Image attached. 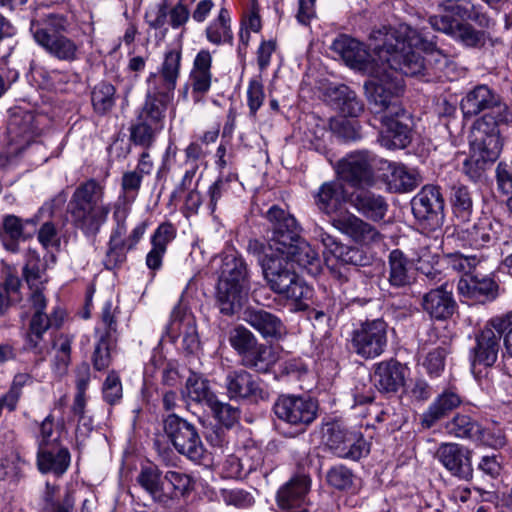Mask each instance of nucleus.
<instances>
[{
	"instance_id": "nucleus-9",
	"label": "nucleus",
	"mask_w": 512,
	"mask_h": 512,
	"mask_svg": "<svg viewBox=\"0 0 512 512\" xmlns=\"http://www.w3.org/2000/svg\"><path fill=\"white\" fill-rule=\"evenodd\" d=\"M503 145L502 135L473 133L471 154L463 162V173L472 182L482 181L486 171L499 158Z\"/></svg>"
},
{
	"instance_id": "nucleus-34",
	"label": "nucleus",
	"mask_w": 512,
	"mask_h": 512,
	"mask_svg": "<svg viewBox=\"0 0 512 512\" xmlns=\"http://www.w3.org/2000/svg\"><path fill=\"white\" fill-rule=\"evenodd\" d=\"M34 237V231L23 227L22 218L14 214H5L0 222V242L10 253L20 251V242Z\"/></svg>"
},
{
	"instance_id": "nucleus-24",
	"label": "nucleus",
	"mask_w": 512,
	"mask_h": 512,
	"mask_svg": "<svg viewBox=\"0 0 512 512\" xmlns=\"http://www.w3.org/2000/svg\"><path fill=\"white\" fill-rule=\"evenodd\" d=\"M148 228L146 220L140 221L126 237V240L109 239L103 259V265L107 270L121 268L127 261V254L137 248Z\"/></svg>"
},
{
	"instance_id": "nucleus-31",
	"label": "nucleus",
	"mask_w": 512,
	"mask_h": 512,
	"mask_svg": "<svg viewBox=\"0 0 512 512\" xmlns=\"http://www.w3.org/2000/svg\"><path fill=\"white\" fill-rule=\"evenodd\" d=\"M243 319L265 340L279 341L286 333L282 320L264 309L248 308L244 312Z\"/></svg>"
},
{
	"instance_id": "nucleus-54",
	"label": "nucleus",
	"mask_w": 512,
	"mask_h": 512,
	"mask_svg": "<svg viewBox=\"0 0 512 512\" xmlns=\"http://www.w3.org/2000/svg\"><path fill=\"white\" fill-rule=\"evenodd\" d=\"M236 181H238L236 173H219L216 180L208 187L205 202L211 215L216 212L219 201L229 192L230 184Z\"/></svg>"
},
{
	"instance_id": "nucleus-35",
	"label": "nucleus",
	"mask_w": 512,
	"mask_h": 512,
	"mask_svg": "<svg viewBox=\"0 0 512 512\" xmlns=\"http://www.w3.org/2000/svg\"><path fill=\"white\" fill-rule=\"evenodd\" d=\"M389 285L397 289H405L415 282V273L412 261L400 249H393L388 255Z\"/></svg>"
},
{
	"instance_id": "nucleus-42",
	"label": "nucleus",
	"mask_w": 512,
	"mask_h": 512,
	"mask_svg": "<svg viewBox=\"0 0 512 512\" xmlns=\"http://www.w3.org/2000/svg\"><path fill=\"white\" fill-rule=\"evenodd\" d=\"M35 42L51 56L65 61L76 59L78 47L65 34H32Z\"/></svg>"
},
{
	"instance_id": "nucleus-13",
	"label": "nucleus",
	"mask_w": 512,
	"mask_h": 512,
	"mask_svg": "<svg viewBox=\"0 0 512 512\" xmlns=\"http://www.w3.org/2000/svg\"><path fill=\"white\" fill-rule=\"evenodd\" d=\"M268 222L269 245L277 252L297 242L301 236V226L296 218L279 205H272L263 215Z\"/></svg>"
},
{
	"instance_id": "nucleus-51",
	"label": "nucleus",
	"mask_w": 512,
	"mask_h": 512,
	"mask_svg": "<svg viewBox=\"0 0 512 512\" xmlns=\"http://www.w3.org/2000/svg\"><path fill=\"white\" fill-rule=\"evenodd\" d=\"M118 96L116 88L109 82L101 81L91 91V104L96 115H108L116 105Z\"/></svg>"
},
{
	"instance_id": "nucleus-15",
	"label": "nucleus",
	"mask_w": 512,
	"mask_h": 512,
	"mask_svg": "<svg viewBox=\"0 0 512 512\" xmlns=\"http://www.w3.org/2000/svg\"><path fill=\"white\" fill-rule=\"evenodd\" d=\"M500 290L498 274L495 271L483 274L477 270L473 275L461 277L457 284L459 296L472 304L491 303L500 296Z\"/></svg>"
},
{
	"instance_id": "nucleus-58",
	"label": "nucleus",
	"mask_w": 512,
	"mask_h": 512,
	"mask_svg": "<svg viewBox=\"0 0 512 512\" xmlns=\"http://www.w3.org/2000/svg\"><path fill=\"white\" fill-rule=\"evenodd\" d=\"M123 396V383L120 373L114 369L109 370L101 385L103 402L114 407L122 402Z\"/></svg>"
},
{
	"instance_id": "nucleus-23",
	"label": "nucleus",
	"mask_w": 512,
	"mask_h": 512,
	"mask_svg": "<svg viewBox=\"0 0 512 512\" xmlns=\"http://www.w3.org/2000/svg\"><path fill=\"white\" fill-rule=\"evenodd\" d=\"M331 49L353 69L367 71L373 67V56L368 47L349 34H339Z\"/></svg>"
},
{
	"instance_id": "nucleus-52",
	"label": "nucleus",
	"mask_w": 512,
	"mask_h": 512,
	"mask_svg": "<svg viewBox=\"0 0 512 512\" xmlns=\"http://www.w3.org/2000/svg\"><path fill=\"white\" fill-rule=\"evenodd\" d=\"M119 314L120 308L118 306H113L111 300L106 301L101 309L100 321L95 327V337H103L118 341Z\"/></svg>"
},
{
	"instance_id": "nucleus-6",
	"label": "nucleus",
	"mask_w": 512,
	"mask_h": 512,
	"mask_svg": "<svg viewBox=\"0 0 512 512\" xmlns=\"http://www.w3.org/2000/svg\"><path fill=\"white\" fill-rule=\"evenodd\" d=\"M163 432L175 450L197 465H208L210 455L194 423L171 412L162 420Z\"/></svg>"
},
{
	"instance_id": "nucleus-30",
	"label": "nucleus",
	"mask_w": 512,
	"mask_h": 512,
	"mask_svg": "<svg viewBox=\"0 0 512 512\" xmlns=\"http://www.w3.org/2000/svg\"><path fill=\"white\" fill-rule=\"evenodd\" d=\"M75 503V490L67 488L61 494L59 484L46 481L39 494L37 509L38 512H74Z\"/></svg>"
},
{
	"instance_id": "nucleus-12",
	"label": "nucleus",
	"mask_w": 512,
	"mask_h": 512,
	"mask_svg": "<svg viewBox=\"0 0 512 512\" xmlns=\"http://www.w3.org/2000/svg\"><path fill=\"white\" fill-rule=\"evenodd\" d=\"M382 124L380 143L389 150L407 148L414 136L412 114L402 106H394V111L379 118Z\"/></svg>"
},
{
	"instance_id": "nucleus-1",
	"label": "nucleus",
	"mask_w": 512,
	"mask_h": 512,
	"mask_svg": "<svg viewBox=\"0 0 512 512\" xmlns=\"http://www.w3.org/2000/svg\"><path fill=\"white\" fill-rule=\"evenodd\" d=\"M389 35L391 38L383 46H375L374 51L391 71L384 70L364 83L371 110L380 116L393 112L394 106H401L398 99L405 90L402 75L422 76L425 81H432L447 77L448 70L454 66L450 51L438 45L435 34Z\"/></svg>"
},
{
	"instance_id": "nucleus-38",
	"label": "nucleus",
	"mask_w": 512,
	"mask_h": 512,
	"mask_svg": "<svg viewBox=\"0 0 512 512\" xmlns=\"http://www.w3.org/2000/svg\"><path fill=\"white\" fill-rule=\"evenodd\" d=\"M462 404V398L456 392L446 389L439 394L421 415V425L430 429Z\"/></svg>"
},
{
	"instance_id": "nucleus-17",
	"label": "nucleus",
	"mask_w": 512,
	"mask_h": 512,
	"mask_svg": "<svg viewBox=\"0 0 512 512\" xmlns=\"http://www.w3.org/2000/svg\"><path fill=\"white\" fill-rule=\"evenodd\" d=\"M410 368L396 358L374 363L370 380L373 388L384 396H395L406 385Z\"/></svg>"
},
{
	"instance_id": "nucleus-37",
	"label": "nucleus",
	"mask_w": 512,
	"mask_h": 512,
	"mask_svg": "<svg viewBox=\"0 0 512 512\" xmlns=\"http://www.w3.org/2000/svg\"><path fill=\"white\" fill-rule=\"evenodd\" d=\"M286 261L295 262L308 274L317 275L321 271L318 252L302 237L279 252Z\"/></svg>"
},
{
	"instance_id": "nucleus-14",
	"label": "nucleus",
	"mask_w": 512,
	"mask_h": 512,
	"mask_svg": "<svg viewBox=\"0 0 512 512\" xmlns=\"http://www.w3.org/2000/svg\"><path fill=\"white\" fill-rule=\"evenodd\" d=\"M501 232V221L491 214L482 213L472 225H458L455 235L462 247L482 249L494 245Z\"/></svg>"
},
{
	"instance_id": "nucleus-10",
	"label": "nucleus",
	"mask_w": 512,
	"mask_h": 512,
	"mask_svg": "<svg viewBox=\"0 0 512 512\" xmlns=\"http://www.w3.org/2000/svg\"><path fill=\"white\" fill-rule=\"evenodd\" d=\"M388 328L383 318L360 321L350 333L351 350L365 360L381 356L388 346Z\"/></svg>"
},
{
	"instance_id": "nucleus-27",
	"label": "nucleus",
	"mask_w": 512,
	"mask_h": 512,
	"mask_svg": "<svg viewBox=\"0 0 512 512\" xmlns=\"http://www.w3.org/2000/svg\"><path fill=\"white\" fill-rule=\"evenodd\" d=\"M347 202L360 215L373 222L384 220L389 208L384 196L364 188L348 194Z\"/></svg>"
},
{
	"instance_id": "nucleus-21",
	"label": "nucleus",
	"mask_w": 512,
	"mask_h": 512,
	"mask_svg": "<svg viewBox=\"0 0 512 512\" xmlns=\"http://www.w3.org/2000/svg\"><path fill=\"white\" fill-rule=\"evenodd\" d=\"M212 56L208 50H200L194 58L189 72L188 82L183 87V97L186 98L189 88L195 104L204 102L205 96L212 85Z\"/></svg>"
},
{
	"instance_id": "nucleus-59",
	"label": "nucleus",
	"mask_w": 512,
	"mask_h": 512,
	"mask_svg": "<svg viewBox=\"0 0 512 512\" xmlns=\"http://www.w3.org/2000/svg\"><path fill=\"white\" fill-rule=\"evenodd\" d=\"M64 203L65 197L63 193H59L53 198L45 201L33 216L26 219L22 218L23 227L33 230L35 235L40 222L45 218H53L56 211L60 209Z\"/></svg>"
},
{
	"instance_id": "nucleus-40",
	"label": "nucleus",
	"mask_w": 512,
	"mask_h": 512,
	"mask_svg": "<svg viewBox=\"0 0 512 512\" xmlns=\"http://www.w3.org/2000/svg\"><path fill=\"white\" fill-rule=\"evenodd\" d=\"M345 202L347 196L343 185L338 181L324 182L314 195L315 205L320 212L328 216L337 213Z\"/></svg>"
},
{
	"instance_id": "nucleus-44",
	"label": "nucleus",
	"mask_w": 512,
	"mask_h": 512,
	"mask_svg": "<svg viewBox=\"0 0 512 512\" xmlns=\"http://www.w3.org/2000/svg\"><path fill=\"white\" fill-rule=\"evenodd\" d=\"M239 362L247 371L266 374L275 364V355L271 346L258 342L239 358Z\"/></svg>"
},
{
	"instance_id": "nucleus-64",
	"label": "nucleus",
	"mask_w": 512,
	"mask_h": 512,
	"mask_svg": "<svg viewBox=\"0 0 512 512\" xmlns=\"http://www.w3.org/2000/svg\"><path fill=\"white\" fill-rule=\"evenodd\" d=\"M314 306L306 310L310 319L316 321H323L324 319L330 320L336 315L339 303L336 298L324 291L320 297H317L313 303Z\"/></svg>"
},
{
	"instance_id": "nucleus-32",
	"label": "nucleus",
	"mask_w": 512,
	"mask_h": 512,
	"mask_svg": "<svg viewBox=\"0 0 512 512\" xmlns=\"http://www.w3.org/2000/svg\"><path fill=\"white\" fill-rule=\"evenodd\" d=\"M325 97L329 105L336 109L341 116L358 118L364 112V102L346 84L328 87Z\"/></svg>"
},
{
	"instance_id": "nucleus-4",
	"label": "nucleus",
	"mask_w": 512,
	"mask_h": 512,
	"mask_svg": "<svg viewBox=\"0 0 512 512\" xmlns=\"http://www.w3.org/2000/svg\"><path fill=\"white\" fill-rule=\"evenodd\" d=\"M105 186L95 178L81 182L73 191L67 212L71 224L86 238L96 240L111 212L109 203L104 202Z\"/></svg>"
},
{
	"instance_id": "nucleus-53",
	"label": "nucleus",
	"mask_w": 512,
	"mask_h": 512,
	"mask_svg": "<svg viewBox=\"0 0 512 512\" xmlns=\"http://www.w3.org/2000/svg\"><path fill=\"white\" fill-rule=\"evenodd\" d=\"M479 422L469 414L456 413L445 423V431L448 435L458 439L473 441Z\"/></svg>"
},
{
	"instance_id": "nucleus-49",
	"label": "nucleus",
	"mask_w": 512,
	"mask_h": 512,
	"mask_svg": "<svg viewBox=\"0 0 512 512\" xmlns=\"http://www.w3.org/2000/svg\"><path fill=\"white\" fill-rule=\"evenodd\" d=\"M22 281L14 268H8L4 279L0 282V317H3L10 307L22 301Z\"/></svg>"
},
{
	"instance_id": "nucleus-7",
	"label": "nucleus",
	"mask_w": 512,
	"mask_h": 512,
	"mask_svg": "<svg viewBox=\"0 0 512 512\" xmlns=\"http://www.w3.org/2000/svg\"><path fill=\"white\" fill-rule=\"evenodd\" d=\"M272 412L297 433H304L318 418L319 402L307 394H280L273 403Z\"/></svg>"
},
{
	"instance_id": "nucleus-26",
	"label": "nucleus",
	"mask_w": 512,
	"mask_h": 512,
	"mask_svg": "<svg viewBox=\"0 0 512 512\" xmlns=\"http://www.w3.org/2000/svg\"><path fill=\"white\" fill-rule=\"evenodd\" d=\"M10 141L18 145L17 151L28 147L37 136L38 127L35 125V116L32 111L15 108L11 111L8 124Z\"/></svg>"
},
{
	"instance_id": "nucleus-63",
	"label": "nucleus",
	"mask_w": 512,
	"mask_h": 512,
	"mask_svg": "<svg viewBox=\"0 0 512 512\" xmlns=\"http://www.w3.org/2000/svg\"><path fill=\"white\" fill-rule=\"evenodd\" d=\"M189 16V10L181 3L174 6L168 13H165L163 9H159L153 27L155 29L162 28L165 23H168L170 28L174 30L180 29L189 20Z\"/></svg>"
},
{
	"instance_id": "nucleus-33",
	"label": "nucleus",
	"mask_w": 512,
	"mask_h": 512,
	"mask_svg": "<svg viewBox=\"0 0 512 512\" xmlns=\"http://www.w3.org/2000/svg\"><path fill=\"white\" fill-rule=\"evenodd\" d=\"M446 287L447 285H441L423 296V310L437 321L450 319L458 308L452 291H448Z\"/></svg>"
},
{
	"instance_id": "nucleus-29",
	"label": "nucleus",
	"mask_w": 512,
	"mask_h": 512,
	"mask_svg": "<svg viewBox=\"0 0 512 512\" xmlns=\"http://www.w3.org/2000/svg\"><path fill=\"white\" fill-rule=\"evenodd\" d=\"M164 488L161 506L171 507L185 500L196 489V479L188 473L178 470H168L164 473Z\"/></svg>"
},
{
	"instance_id": "nucleus-50",
	"label": "nucleus",
	"mask_w": 512,
	"mask_h": 512,
	"mask_svg": "<svg viewBox=\"0 0 512 512\" xmlns=\"http://www.w3.org/2000/svg\"><path fill=\"white\" fill-rule=\"evenodd\" d=\"M371 443L367 441L360 431L352 430L340 447L335 449L334 455L341 459L359 461L370 454Z\"/></svg>"
},
{
	"instance_id": "nucleus-36",
	"label": "nucleus",
	"mask_w": 512,
	"mask_h": 512,
	"mask_svg": "<svg viewBox=\"0 0 512 512\" xmlns=\"http://www.w3.org/2000/svg\"><path fill=\"white\" fill-rule=\"evenodd\" d=\"M286 301L292 312H305L314 295V288L300 275L274 291Z\"/></svg>"
},
{
	"instance_id": "nucleus-28",
	"label": "nucleus",
	"mask_w": 512,
	"mask_h": 512,
	"mask_svg": "<svg viewBox=\"0 0 512 512\" xmlns=\"http://www.w3.org/2000/svg\"><path fill=\"white\" fill-rule=\"evenodd\" d=\"M71 464V454L69 449L56 441L44 448L37 449L36 466L40 473H52L57 477L63 476Z\"/></svg>"
},
{
	"instance_id": "nucleus-3",
	"label": "nucleus",
	"mask_w": 512,
	"mask_h": 512,
	"mask_svg": "<svg viewBox=\"0 0 512 512\" xmlns=\"http://www.w3.org/2000/svg\"><path fill=\"white\" fill-rule=\"evenodd\" d=\"M464 118L478 116L472 133L502 135V129L512 123V107L487 84H478L470 89L460 101Z\"/></svg>"
},
{
	"instance_id": "nucleus-48",
	"label": "nucleus",
	"mask_w": 512,
	"mask_h": 512,
	"mask_svg": "<svg viewBox=\"0 0 512 512\" xmlns=\"http://www.w3.org/2000/svg\"><path fill=\"white\" fill-rule=\"evenodd\" d=\"M163 480L164 473L155 464L142 465L136 477L138 485L159 505L162 503Z\"/></svg>"
},
{
	"instance_id": "nucleus-62",
	"label": "nucleus",
	"mask_w": 512,
	"mask_h": 512,
	"mask_svg": "<svg viewBox=\"0 0 512 512\" xmlns=\"http://www.w3.org/2000/svg\"><path fill=\"white\" fill-rule=\"evenodd\" d=\"M472 442L480 446L499 450L507 445V436L501 428L484 427L479 424Z\"/></svg>"
},
{
	"instance_id": "nucleus-20",
	"label": "nucleus",
	"mask_w": 512,
	"mask_h": 512,
	"mask_svg": "<svg viewBox=\"0 0 512 512\" xmlns=\"http://www.w3.org/2000/svg\"><path fill=\"white\" fill-rule=\"evenodd\" d=\"M338 174L340 178L356 189L374 185V171L368 151H358L348 154L339 161Z\"/></svg>"
},
{
	"instance_id": "nucleus-57",
	"label": "nucleus",
	"mask_w": 512,
	"mask_h": 512,
	"mask_svg": "<svg viewBox=\"0 0 512 512\" xmlns=\"http://www.w3.org/2000/svg\"><path fill=\"white\" fill-rule=\"evenodd\" d=\"M352 430L348 429L341 420L329 418L321 423V433L328 449L334 454L335 449L339 448L348 434Z\"/></svg>"
},
{
	"instance_id": "nucleus-22",
	"label": "nucleus",
	"mask_w": 512,
	"mask_h": 512,
	"mask_svg": "<svg viewBox=\"0 0 512 512\" xmlns=\"http://www.w3.org/2000/svg\"><path fill=\"white\" fill-rule=\"evenodd\" d=\"M332 225L354 243L372 247L383 242V234L371 223L352 213L334 218Z\"/></svg>"
},
{
	"instance_id": "nucleus-43",
	"label": "nucleus",
	"mask_w": 512,
	"mask_h": 512,
	"mask_svg": "<svg viewBox=\"0 0 512 512\" xmlns=\"http://www.w3.org/2000/svg\"><path fill=\"white\" fill-rule=\"evenodd\" d=\"M50 329H53V327L48 322V314L33 313L23 334V350L35 355H42L44 352V335Z\"/></svg>"
},
{
	"instance_id": "nucleus-2",
	"label": "nucleus",
	"mask_w": 512,
	"mask_h": 512,
	"mask_svg": "<svg viewBox=\"0 0 512 512\" xmlns=\"http://www.w3.org/2000/svg\"><path fill=\"white\" fill-rule=\"evenodd\" d=\"M182 34L165 51L157 72L147 78L148 89L143 105L136 118L164 128L166 111L174 98V91L180 76L182 61Z\"/></svg>"
},
{
	"instance_id": "nucleus-46",
	"label": "nucleus",
	"mask_w": 512,
	"mask_h": 512,
	"mask_svg": "<svg viewBox=\"0 0 512 512\" xmlns=\"http://www.w3.org/2000/svg\"><path fill=\"white\" fill-rule=\"evenodd\" d=\"M450 203L458 223L468 224L474 211L472 191L464 184H454L450 190Z\"/></svg>"
},
{
	"instance_id": "nucleus-8",
	"label": "nucleus",
	"mask_w": 512,
	"mask_h": 512,
	"mask_svg": "<svg viewBox=\"0 0 512 512\" xmlns=\"http://www.w3.org/2000/svg\"><path fill=\"white\" fill-rule=\"evenodd\" d=\"M415 222L423 233L440 231L445 221V199L438 185H424L411 199Z\"/></svg>"
},
{
	"instance_id": "nucleus-39",
	"label": "nucleus",
	"mask_w": 512,
	"mask_h": 512,
	"mask_svg": "<svg viewBox=\"0 0 512 512\" xmlns=\"http://www.w3.org/2000/svg\"><path fill=\"white\" fill-rule=\"evenodd\" d=\"M264 278L271 291H275L288 281L299 276L293 269L288 267V262L275 255H265L261 260Z\"/></svg>"
},
{
	"instance_id": "nucleus-55",
	"label": "nucleus",
	"mask_w": 512,
	"mask_h": 512,
	"mask_svg": "<svg viewBox=\"0 0 512 512\" xmlns=\"http://www.w3.org/2000/svg\"><path fill=\"white\" fill-rule=\"evenodd\" d=\"M96 341L91 354V364L95 371H107L113 362V353L117 349L118 341L95 337Z\"/></svg>"
},
{
	"instance_id": "nucleus-47",
	"label": "nucleus",
	"mask_w": 512,
	"mask_h": 512,
	"mask_svg": "<svg viewBox=\"0 0 512 512\" xmlns=\"http://www.w3.org/2000/svg\"><path fill=\"white\" fill-rule=\"evenodd\" d=\"M29 462L14 451L0 459V482L8 486H18L26 478Z\"/></svg>"
},
{
	"instance_id": "nucleus-61",
	"label": "nucleus",
	"mask_w": 512,
	"mask_h": 512,
	"mask_svg": "<svg viewBox=\"0 0 512 512\" xmlns=\"http://www.w3.org/2000/svg\"><path fill=\"white\" fill-rule=\"evenodd\" d=\"M329 126L332 133L345 142L361 139V125L354 118L334 117L330 119Z\"/></svg>"
},
{
	"instance_id": "nucleus-5",
	"label": "nucleus",
	"mask_w": 512,
	"mask_h": 512,
	"mask_svg": "<svg viewBox=\"0 0 512 512\" xmlns=\"http://www.w3.org/2000/svg\"><path fill=\"white\" fill-rule=\"evenodd\" d=\"M250 288V272L246 260L237 251L222 256L215 291V302L221 314L238 313Z\"/></svg>"
},
{
	"instance_id": "nucleus-19",
	"label": "nucleus",
	"mask_w": 512,
	"mask_h": 512,
	"mask_svg": "<svg viewBox=\"0 0 512 512\" xmlns=\"http://www.w3.org/2000/svg\"><path fill=\"white\" fill-rule=\"evenodd\" d=\"M311 479L306 474H296L283 484L276 493V503L281 510L293 512H312V503L308 499Z\"/></svg>"
},
{
	"instance_id": "nucleus-11",
	"label": "nucleus",
	"mask_w": 512,
	"mask_h": 512,
	"mask_svg": "<svg viewBox=\"0 0 512 512\" xmlns=\"http://www.w3.org/2000/svg\"><path fill=\"white\" fill-rule=\"evenodd\" d=\"M474 21L480 26L488 24V18L480 13L469 2L457 3L447 1L438 14L430 17V24L437 32H476L470 27L468 21Z\"/></svg>"
},
{
	"instance_id": "nucleus-56",
	"label": "nucleus",
	"mask_w": 512,
	"mask_h": 512,
	"mask_svg": "<svg viewBox=\"0 0 512 512\" xmlns=\"http://www.w3.org/2000/svg\"><path fill=\"white\" fill-rule=\"evenodd\" d=\"M163 129L151 123L138 120L131 124L129 128V140L135 146H139L144 150H149L155 143L158 134Z\"/></svg>"
},
{
	"instance_id": "nucleus-25",
	"label": "nucleus",
	"mask_w": 512,
	"mask_h": 512,
	"mask_svg": "<svg viewBox=\"0 0 512 512\" xmlns=\"http://www.w3.org/2000/svg\"><path fill=\"white\" fill-rule=\"evenodd\" d=\"M501 348L500 335L490 327H483L475 333V345L469 350V362L472 368L492 367L497 362Z\"/></svg>"
},
{
	"instance_id": "nucleus-16",
	"label": "nucleus",
	"mask_w": 512,
	"mask_h": 512,
	"mask_svg": "<svg viewBox=\"0 0 512 512\" xmlns=\"http://www.w3.org/2000/svg\"><path fill=\"white\" fill-rule=\"evenodd\" d=\"M228 398L257 404L269 400V392L262 387V381L246 369L230 370L224 380Z\"/></svg>"
},
{
	"instance_id": "nucleus-60",
	"label": "nucleus",
	"mask_w": 512,
	"mask_h": 512,
	"mask_svg": "<svg viewBox=\"0 0 512 512\" xmlns=\"http://www.w3.org/2000/svg\"><path fill=\"white\" fill-rule=\"evenodd\" d=\"M228 342L240 358L259 341L252 331L238 324L229 330Z\"/></svg>"
},
{
	"instance_id": "nucleus-41",
	"label": "nucleus",
	"mask_w": 512,
	"mask_h": 512,
	"mask_svg": "<svg viewBox=\"0 0 512 512\" xmlns=\"http://www.w3.org/2000/svg\"><path fill=\"white\" fill-rule=\"evenodd\" d=\"M325 479L330 488L341 493L357 495L362 488L361 478L345 464L332 465Z\"/></svg>"
},
{
	"instance_id": "nucleus-45",
	"label": "nucleus",
	"mask_w": 512,
	"mask_h": 512,
	"mask_svg": "<svg viewBox=\"0 0 512 512\" xmlns=\"http://www.w3.org/2000/svg\"><path fill=\"white\" fill-rule=\"evenodd\" d=\"M181 394L184 399L207 407L217 397L211 389L209 380L203 374L194 371H190Z\"/></svg>"
},
{
	"instance_id": "nucleus-18",
	"label": "nucleus",
	"mask_w": 512,
	"mask_h": 512,
	"mask_svg": "<svg viewBox=\"0 0 512 512\" xmlns=\"http://www.w3.org/2000/svg\"><path fill=\"white\" fill-rule=\"evenodd\" d=\"M473 451L459 443H441L436 451V457L451 476L471 481L474 469L472 465Z\"/></svg>"
}]
</instances>
